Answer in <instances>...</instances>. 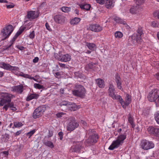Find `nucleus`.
<instances>
[{"label":"nucleus","mask_w":159,"mask_h":159,"mask_svg":"<svg viewBox=\"0 0 159 159\" xmlns=\"http://www.w3.org/2000/svg\"><path fill=\"white\" fill-rule=\"evenodd\" d=\"M126 134H121L118 136L116 139L112 142L108 149L110 150H113L121 146L126 139Z\"/></svg>","instance_id":"obj_1"},{"label":"nucleus","mask_w":159,"mask_h":159,"mask_svg":"<svg viewBox=\"0 0 159 159\" xmlns=\"http://www.w3.org/2000/svg\"><path fill=\"white\" fill-rule=\"evenodd\" d=\"M126 134H121L118 136L116 139L112 142L108 149L110 150H113L121 146L126 139Z\"/></svg>","instance_id":"obj_2"},{"label":"nucleus","mask_w":159,"mask_h":159,"mask_svg":"<svg viewBox=\"0 0 159 159\" xmlns=\"http://www.w3.org/2000/svg\"><path fill=\"white\" fill-rule=\"evenodd\" d=\"M0 106H2L4 104L11 102V99L15 98L14 95L8 93H0Z\"/></svg>","instance_id":"obj_3"},{"label":"nucleus","mask_w":159,"mask_h":159,"mask_svg":"<svg viewBox=\"0 0 159 159\" xmlns=\"http://www.w3.org/2000/svg\"><path fill=\"white\" fill-rule=\"evenodd\" d=\"M86 90L84 87L79 84H76L75 89L72 91L73 94L76 96L83 98L85 96Z\"/></svg>","instance_id":"obj_4"},{"label":"nucleus","mask_w":159,"mask_h":159,"mask_svg":"<svg viewBox=\"0 0 159 159\" xmlns=\"http://www.w3.org/2000/svg\"><path fill=\"white\" fill-rule=\"evenodd\" d=\"M159 98V91L157 89L151 90L148 96V100L151 102H154Z\"/></svg>","instance_id":"obj_5"},{"label":"nucleus","mask_w":159,"mask_h":159,"mask_svg":"<svg viewBox=\"0 0 159 159\" xmlns=\"http://www.w3.org/2000/svg\"><path fill=\"white\" fill-rule=\"evenodd\" d=\"M141 146L142 148L144 150H148L154 148L155 145L153 143L146 139L141 141Z\"/></svg>","instance_id":"obj_6"},{"label":"nucleus","mask_w":159,"mask_h":159,"mask_svg":"<svg viewBox=\"0 0 159 159\" xmlns=\"http://www.w3.org/2000/svg\"><path fill=\"white\" fill-rule=\"evenodd\" d=\"M54 55L56 59L61 62H66L69 61H70L71 59V56L68 54H61L59 53L58 54L55 53Z\"/></svg>","instance_id":"obj_7"},{"label":"nucleus","mask_w":159,"mask_h":159,"mask_svg":"<svg viewBox=\"0 0 159 159\" xmlns=\"http://www.w3.org/2000/svg\"><path fill=\"white\" fill-rule=\"evenodd\" d=\"M98 135L96 134L92 133L84 142V143L86 146H89L93 145L97 142L98 139Z\"/></svg>","instance_id":"obj_8"},{"label":"nucleus","mask_w":159,"mask_h":159,"mask_svg":"<svg viewBox=\"0 0 159 159\" xmlns=\"http://www.w3.org/2000/svg\"><path fill=\"white\" fill-rule=\"evenodd\" d=\"M108 93L109 96L113 99L117 100L119 98L118 96H120L117 94L114 87L112 84H109Z\"/></svg>","instance_id":"obj_9"},{"label":"nucleus","mask_w":159,"mask_h":159,"mask_svg":"<svg viewBox=\"0 0 159 159\" xmlns=\"http://www.w3.org/2000/svg\"><path fill=\"white\" fill-rule=\"evenodd\" d=\"M13 26L11 25H9L4 28L2 31L4 39H6L8 38L13 32Z\"/></svg>","instance_id":"obj_10"},{"label":"nucleus","mask_w":159,"mask_h":159,"mask_svg":"<svg viewBox=\"0 0 159 159\" xmlns=\"http://www.w3.org/2000/svg\"><path fill=\"white\" fill-rule=\"evenodd\" d=\"M46 110V107L44 106H40L34 111L33 116L34 118L36 119L41 116Z\"/></svg>","instance_id":"obj_11"},{"label":"nucleus","mask_w":159,"mask_h":159,"mask_svg":"<svg viewBox=\"0 0 159 159\" xmlns=\"http://www.w3.org/2000/svg\"><path fill=\"white\" fill-rule=\"evenodd\" d=\"M136 34H134L132 36V39H135L136 42L139 43L142 42V35L143 34L142 28L140 27H139L137 30Z\"/></svg>","instance_id":"obj_12"},{"label":"nucleus","mask_w":159,"mask_h":159,"mask_svg":"<svg viewBox=\"0 0 159 159\" xmlns=\"http://www.w3.org/2000/svg\"><path fill=\"white\" fill-rule=\"evenodd\" d=\"M26 29V27L23 26H21L19 30L17 32L16 34L14 36L13 39L10 41V44L7 46V47L5 48V49L7 50L9 48H10L12 45L14 41L16 40V38L18 36H19L22 33V32Z\"/></svg>","instance_id":"obj_13"},{"label":"nucleus","mask_w":159,"mask_h":159,"mask_svg":"<svg viewBox=\"0 0 159 159\" xmlns=\"http://www.w3.org/2000/svg\"><path fill=\"white\" fill-rule=\"evenodd\" d=\"M148 132L152 135L159 137V128L152 126L149 127L147 129Z\"/></svg>","instance_id":"obj_14"},{"label":"nucleus","mask_w":159,"mask_h":159,"mask_svg":"<svg viewBox=\"0 0 159 159\" xmlns=\"http://www.w3.org/2000/svg\"><path fill=\"white\" fill-rule=\"evenodd\" d=\"M78 123L76 121L75 119H73L68 125L67 130L69 131H72L78 127Z\"/></svg>","instance_id":"obj_15"},{"label":"nucleus","mask_w":159,"mask_h":159,"mask_svg":"<svg viewBox=\"0 0 159 159\" xmlns=\"http://www.w3.org/2000/svg\"><path fill=\"white\" fill-rule=\"evenodd\" d=\"M0 67L7 70H15L18 69V67L12 66L9 64L4 62L0 63Z\"/></svg>","instance_id":"obj_16"},{"label":"nucleus","mask_w":159,"mask_h":159,"mask_svg":"<svg viewBox=\"0 0 159 159\" xmlns=\"http://www.w3.org/2000/svg\"><path fill=\"white\" fill-rule=\"evenodd\" d=\"M84 148L83 142L82 141L77 142L75 143V146L73 148L70 149V151L71 152H80V150Z\"/></svg>","instance_id":"obj_17"},{"label":"nucleus","mask_w":159,"mask_h":159,"mask_svg":"<svg viewBox=\"0 0 159 159\" xmlns=\"http://www.w3.org/2000/svg\"><path fill=\"white\" fill-rule=\"evenodd\" d=\"M53 20L56 23L63 24L65 21L66 18L64 16L57 15L54 16Z\"/></svg>","instance_id":"obj_18"},{"label":"nucleus","mask_w":159,"mask_h":159,"mask_svg":"<svg viewBox=\"0 0 159 159\" xmlns=\"http://www.w3.org/2000/svg\"><path fill=\"white\" fill-rule=\"evenodd\" d=\"M39 12L38 11H28L27 13V18L30 20L37 18L39 16Z\"/></svg>","instance_id":"obj_19"},{"label":"nucleus","mask_w":159,"mask_h":159,"mask_svg":"<svg viewBox=\"0 0 159 159\" xmlns=\"http://www.w3.org/2000/svg\"><path fill=\"white\" fill-rule=\"evenodd\" d=\"M89 30L95 32H99L102 30V27L98 24H92L89 25Z\"/></svg>","instance_id":"obj_20"},{"label":"nucleus","mask_w":159,"mask_h":159,"mask_svg":"<svg viewBox=\"0 0 159 159\" xmlns=\"http://www.w3.org/2000/svg\"><path fill=\"white\" fill-rule=\"evenodd\" d=\"M23 86L22 84L14 86L12 91L19 94H21L23 91Z\"/></svg>","instance_id":"obj_21"},{"label":"nucleus","mask_w":159,"mask_h":159,"mask_svg":"<svg viewBox=\"0 0 159 159\" xmlns=\"http://www.w3.org/2000/svg\"><path fill=\"white\" fill-rule=\"evenodd\" d=\"M139 7L137 6H132L129 9V12L132 14H138L140 13Z\"/></svg>","instance_id":"obj_22"},{"label":"nucleus","mask_w":159,"mask_h":159,"mask_svg":"<svg viewBox=\"0 0 159 159\" xmlns=\"http://www.w3.org/2000/svg\"><path fill=\"white\" fill-rule=\"evenodd\" d=\"M96 82L98 86L100 88H103L105 87L104 81L101 79H98L96 80Z\"/></svg>","instance_id":"obj_23"},{"label":"nucleus","mask_w":159,"mask_h":159,"mask_svg":"<svg viewBox=\"0 0 159 159\" xmlns=\"http://www.w3.org/2000/svg\"><path fill=\"white\" fill-rule=\"evenodd\" d=\"M113 0H106L105 5L107 8H111L114 7V4Z\"/></svg>","instance_id":"obj_24"},{"label":"nucleus","mask_w":159,"mask_h":159,"mask_svg":"<svg viewBox=\"0 0 159 159\" xmlns=\"http://www.w3.org/2000/svg\"><path fill=\"white\" fill-rule=\"evenodd\" d=\"M119 98L117 100H118L121 103L122 107L124 108H125L128 105L129 103L125 101H124L123 100L122 98L120 96H118Z\"/></svg>","instance_id":"obj_25"},{"label":"nucleus","mask_w":159,"mask_h":159,"mask_svg":"<svg viewBox=\"0 0 159 159\" xmlns=\"http://www.w3.org/2000/svg\"><path fill=\"white\" fill-rule=\"evenodd\" d=\"M9 139V135L5 134L2 135L1 140L2 143L7 142Z\"/></svg>","instance_id":"obj_26"},{"label":"nucleus","mask_w":159,"mask_h":159,"mask_svg":"<svg viewBox=\"0 0 159 159\" xmlns=\"http://www.w3.org/2000/svg\"><path fill=\"white\" fill-rule=\"evenodd\" d=\"M39 96V95L38 94H31L26 98V100L29 101L34 99H37L38 98Z\"/></svg>","instance_id":"obj_27"},{"label":"nucleus","mask_w":159,"mask_h":159,"mask_svg":"<svg viewBox=\"0 0 159 159\" xmlns=\"http://www.w3.org/2000/svg\"><path fill=\"white\" fill-rule=\"evenodd\" d=\"M128 120L129 122L132 125V127L134 128L135 127V125L134 123V119L130 113H129L128 115Z\"/></svg>","instance_id":"obj_28"},{"label":"nucleus","mask_w":159,"mask_h":159,"mask_svg":"<svg viewBox=\"0 0 159 159\" xmlns=\"http://www.w3.org/2000/svg\"><path fill=\"white\" fill-rule=\"evenodd\" d=\"M80 18L75 17L72 19L70 21V23L72 25H75L78 24L80 21Z\"/></svg>","instance_id":"obj_29"},{"label":"nucleus","mask_w":159,"mask_h":159,"mask_svg":"<svg viewBox=\"0 0 159 159\" xmlns=\"http://www.w3.org/2000/svg\"><path fill=\"white\" fill-rule=\"evenodd\" d=\"M86 45L90 50L92 51H93L96 48V45L93 43H87Z\"/></svg>","instance_id":"obj_30"},{"label":"nucleus","mask_w":159,"mask_h":159,"mask_svg":"<svg viewBox=\"0 0 159 159\" xmlns=\"http://www.w3.org/2000/svg\"><path fill=\"white\" fill-rule=\"evenodd\" d=\"M114 20L117 23L122 24L123 25H126V21L121 19L120 18L116 17L114 18Z\"/></svg>","instance_id":"obj_31"},{"label":"nucleus","mask_w":159,"mask_h":159,"mask_svg":"<svg viewBox=\"0 0 159 159\" xmlns=\"http://www.w3.org/2000/svg\"><path fill=\"white\" fill-rule=\"evenodd\" d=\"M80 6L81 9H85L87 10H89L91 7V5L88 4H80Z\"/></svg>","instance_id":"obj_32"},{"label":"nucleus","mask_w":159,"mask_h":159,"mask_svg":"<svg viewBox=\"0 0 159 159\" xmlns=\"http://www.w3.org/2000/svg\"><path fill=\"white\" fill-rule=\"evenodd\" d=\"M44 144L51 148H54V145L52 142L50 141H44L43 142Z\"/></svg>","instance_id":"obj_33"},{"label":"nucleus","mask_w":159,"mask_h":159,"mask_svg":"<svg viewBox=\"0 0 159 159\" xmlns=\"http://www.w3.org/2000/svg\"><path fill=\"white\" fill-rule=\"evenodd\" d=\"M68 107L71 111H75L76 110L77 108L76 105L75 104H72L71 102H70V104Z\"/></svg>","instance_id":"obj_34"},{"label":"nucleus","mask_w":159,"mask_h":159,"mask_svg":"<svg viewBox=\"0 0 159 159\" xmlns=\"http://www.w3.org/2000/svg\"><path fill=\"white\" fill-rule=\"evenodd\" d=\"M155 120L157 123L159 125V111L155 113L154 115Z\"/></svg>","instance_id":"obj_35"},{"label":"nucleus","mask_w":159,"mask_h":159,"mask_svg":"<svg viewBox=\"0 0 159 159\" xmlns=\"http://www.w3.org/2000/svg\"><path fill=\"white\" fill-rule=\"evenodd\" d=\"M123 36L122 33L120 31H116L115 33V36L116 38H121Z\"/></svg>","instance_id":"obj_36"},{"label":"nucleus","mask_w":159,"mask_h":159,"mask_svg":"<svg viewBox=\"0 0 159 159\" xmlns=\"http://www.w3.org/2000/svg\"><path fill=\"white\" fill-rule=\"evenodd\" d=\"M23 125L22 123L20 122L16 121L14 122V126L16 128L21 127Z\"/></svg>","instance_id":"obj_37"},{"label":"nucleus","mask_w":159,"mask_h":159,"mask_svg":"<svg viewBox=\"0 0 159 159\" xmlns=\"http://www.w3.org/2000/svg\"><path fill=\"white\" fill-rule=\"evenodd\" d=\"M8 104L9 107L11 108V109L13 111H15L16 110V107L15 106L13 102L7 103Z\"/></svg>","instance_id":"obj_38"},{"label":"nucleus","mask_w":159,"mask_h":159,"mask_svg":"<svg viewBox=\"0 0 159 159\" xmlns=\"http://www.w3.org/2000/svg\"><path fill=\"white\" fill-rule=\"evenodd\" d=\"M62 11L65 12H68L71 10V8L67 7H62L61 8Z\"/></svg>","instance_id":"obj_39"},{"label":"nucleus","mask_w":159,"mask_h":159,"mask_svg":"<svg viewBox=\"0 0 159 159\" xmlns=\"http://www.w3.org/2000/svg\"><path fill=\"white\" fill-rule=\"evenodd\" d=\"M94 65L95 64H93L92 62L90 63L86 66L85 68L87 69H93L94 66Z\"/></svg>","instance_id":"obj_40"},{"label":"nucleus","mask_w":159,"mask_h":159,"mask_svg":"<svg viewBox=\"0 0 159 159\" xmlns=\"http://www.w3.org/2000/svg\"><path fill=\"white\" fill-rule=\"evenodd\" d=\"M35 132V129H33L30 132H28L26 134L27 136L29 137V138H30Z\"/></svg>","instance_id":"obj_41"},{"label":"nucleus","mask_w":159,"mask_h":159,"mask_svg":"<svg viewBox=\"0 0 159 159\" xmlns=\"http://www.w3.org/2000/svg\"><path fill=\"white\" fill-rule=\"evenodd\" d=\"M136 4L138 6L141 5L144 3V0H134Z\"/></svg>","instance_id":"obj_42"},{"label":"nucleus","mask_w":159,"mask_h":159,"mask_svg":"<svg viewBox=\"0 0 159 159\" xmlns=\"http://www.w3.org/2000/svg\"><path fill=\"white\" fill-rule=\"evenodd\" d=\"M151 26L154 27H159V23L156 21H154L152 22Z\"/></svg>","instance_id":"obj_43"},{"label":"nucleus","mask_w":159,"mask_h":159,"mask_svg":"<svg viewBox=\"0 0 159 159\" xmlns=\"http://www.w3.org/2000/svg\"><path fill=\"white\" fill-rule=\"evenodd\" d=\"M34 87L38 89H42L43 86L39 84L35 83L34 84Z\"/></svg>","instance_id":"obj_44"},{"label":"nucleus","mask_w":159,"mask_h":159,"mask_svg":"<svg viewBox=\"0 0 159 159\" xmlns=\"http://www.w3.org/2000/svg\"><path fill=\"white\" fill-rule=\"evenodd\" d=\"M35 36V32L34 30L33 31L31 32H30V34L29 35V37L31 39H33L34 38Z\"/></svg>","instance_id":"obj_45"},{"label":"nucleus","mask_w":159,"mask_h":159,"mask_svg":"<svg viewBox=\"0 0 159 159\" xmlns=\"http://www.w3.org/2000/svg\"><path fill=\"white\" fill-rule=\"evenodd\" d=\"M125 101L129 104L131 101V98L129 94L126 95V98Z\"/></svg>","instance_id":"obj_46"},{"label":"nucleus","mask_w":159,"mask_h":159,"mask_svg":"<svg viewBox=\"0 0 159 159\" xmlns=\"http://www.w3.org/2000/svg\"><path fill=\"white\" fill-rule=\"evenodd\" d=\"M70 102H68L67 101H64L62 102L61 103V106H67L68 107V106L70 105Z\"/></svg>","instance_id":"obj_47"},{"label":"nucleus","mask_w":159,"mask_h":159,"mask_svg":"<svg viewBox=\"0 0 159 159\" xmlns=\"http://www.w3.org/2000/svg\"><path fill=\"white\" fill-rule=\"evenodd\" d=\"M24 78H28L30 79H33L34 80H35V79L33 77H31L30 75L27 74H25L24 75Z\"/></svg>","instance_id":"obj_48"},{"label":"nucleus","mask_w":159,"mask_h":159,"mask_svg":"<svg viewBox=\"0 0 159 159\" xmlns=\"http://www.w3.org/2000/svg\"><path fill=\"white\" fill-rule=\"evenodd\" d=\"M2 156H4L5 157H7L8 155V152L7 151H4L1 153Z\"/></svg>","instance_id":"obj_49"},{"label":"nucleus","mask_w":159,"mask_h":159,"mask_svg":"<svg viewBox=\"0 0 159 159\" xmlns=\"http://www.w3.org/2000/svg\"><path fill=\"white\" fill-rule=\"evenodd\" d=\"M65 114V113L63 112L58 113L56 114L58 118H60Z\"/></svg>","instance_id":"obj_50"},{"label":"nucleus","mask_w":159,"mask_h":159,"mask_svg":"<svg viewBox=\"0 0 159 159\" xmlns=\"http://www.w3.org/2000/svg\"><path fill=\"white\" fill-rule=\"evenodd\" d=\"M97 2L101 5H103L105 3V0H96Z\"/></svg>","instance_id":"obj_51"},{"label":"nucleus","mask_w":159,"mask_h":159,"mask_svg":"<svg viewBox=\"0 0 159 159\" xmlns=\"http://www.w3.org/2000/svg\"><path fill=\"white\" fill-rule=\"evenodd\" d=\"M45 26H46V29H47V30H48L49 31L51 30L52 29H51V28H50V27L49 26V25L47 22H46L45 23Z\"/></svg>","instance_id":"obj_52"},{"label":"nucleus","mask_w":159,"mask_h":159,"mask_svg":"<svg viewBox=\"0 0 159 159\" xmlns=\"http://www.w3.org/2000/svg\"><path fill=\"white\" fill-rule=\"evenodd\" d=\"M58 135L60 137V139L61 140L63 139V133L62 132L60 131L59 132Z\"/></svg>","instance_id":"obj_53"},{"label":"nucleus","mask_w":159,"mask_h":159,"mask_svg":"<svg viewBox=\"0 0 159 159\" xmlns=\"http://www.w3.org/2000/svg\"><path fill=\"white\" fill-rule=\"evenodd\" d=\"M117 86L119 89H122L121 82L116 83Z\"/></svg>","instance_id":"obj_54"},{"label":"nucleus","mask_w":159,"mask_h":159,"mask_svg":"<svg viewBox=\"0 0 159 159\" xmlns=\"http://www.w3.org/2000/svg\"><path fill=\"white\" fill-rule=\"evenodd\" d=\"M8 107H9L8 104V103H7V104H5L4 105V106L3 107L2 109H5L6 110V111H7V110Z\"/></svg>","instance_id":"obj_55"},{"label":"nucleus","mask_w":159,"mask_h":159,"mask_svg":"<svg viewBox=\"0 0 159 159\" xmlns=\"http://www.w3.org/2000/svg\"><path fill=\"white\" fill-rule=\"evenodd\" d=\"M121 78L119 75L118 74H116L115 77V81H116L119 80Z\"/></svg>","instance_id":"obj_56"},{"label":"nucleus","mask_w":159,"mask_h":159,"mask_svg":"<svg viewBox=\"0 0 159 159\" xmlns=\"http://www.w3.org/2000/svg\"><path fill=\"white\" fill-rule=\"evenodd\" d=\"M39 60L38 57H35L34 59H33V61L34 63H36Z\"/></svg>","instance_id":"obj_57"},{"label":"nucleus","mask_w":159,"mask_h":159,"mask_svg":"<svg viewBox=\"0 0 159 159\" xmlns=\"http://www.w3.org/2000/svg\"><path fill=\"white\" fill-rule=\"evenodd\" d=\"M58 64L60 67H62V68H65L66 65L65 64L62 63H58Z\"/></svg>","instance_id":"obj_58"},{"label":"nucleus","mask_w":159,"mask_h":159,"mask_svg":"<svg viewBox=\"0 0 159 159\" xmlns=\"http://www.w3.org/2000/svg\"><path fill=\"white\" fill-rule=\"evenodd\" d=\"M154 102L157 107L159 106V98Z\"/></svg>","instance_id":"obj_59"},{"label":"nucleus","mask_w":159,"mask_h":159,"mask_svg":"<svg viewBox=\"0 0 159 159\" xmlns=\"http://www.w3.org/2000/svg\"><path fill=\"white\" fill-rule=\"evenodd\" d=\"M81 124L84 126H86L87 125V123L85 121L83 120L81 121Z\"/></svg>","instance_id":"obj_60"},{"label":"nucleus","mask_w":159,"mask_h":159,"mask_svg":"<svg viewBox=\"0 0 159 159\" xmlns=\"http://www.w3.org/2000/svg\"><path fill=\"white\" fill-rule=\"evenodd\" d=\"M17 48L20 50H23L25 48L24 47L19 46H17Z\"/></svg>","instance_id":"obj_61"},{"label":"nucleus","mask_w":159,"mask_h":159,"mask_svg":"<svg viewBox=\"0 0 159 159\" xmlns=\"http://www.w3.org/2000/svg\"><path fill=\"white\" fill-rule=\"evenodd\" d=\"M7 7V8H12L14 7V5L12 4L7 5L6 6Z\"/></svg>","instance_id":"obj_62"},{"label":"nucleus","mask_w":159,"mask_h":159,"mask_svg":"<svg viewBox=\"0 0 159 159\" xmlns=\"http://www.w3.org/2000/svg\"><path fill=\"white\" fill-rule=\"evenodd\" d=\"M21 130H19L17 131L16 132V133L15 136H16L19 135L20 134H21Z\"/></svg>","instance_id":"obj_63"},{"label":"nucleus","mask_w":159,"mask_h":159,"mask_svg":"<svg viewBox=\"0 0 159 159\" xmlns=\"http://www.w3.org/2000/svg\"><path fill=\"white\" fill-rule=\"evenodd\" d=\"M156 77L157 80H159V73H157L156 74Z\"/></svg>","instance_id":"obj_64"}]
</instances>
